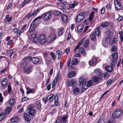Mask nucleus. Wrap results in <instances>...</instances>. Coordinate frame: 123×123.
Wrapping results in <instances>:
<instances>
[{"label":"nucleus","instance_id":"f257e3e1","mask_svg":"<svg viewBox=\"0 0 123 123\" xmlns=\"http://www.w3.org/2000/svg\"><path fill=\"white\" fill-rule=\"evenodd\" d=\"M122 110L120 108L116 109L113 112L112 116L114 118H116L120 117L123 114Z\"/></svg>","mask_w":123,"mask_h":123},{"label":"nucleus","instance_id":"f03ea898","mask_svg":"<svg viewBox=\"0 0 123 123\" xmlns=\"http://www.w3.org/2000/svg\"><path fill=\"white\" fill-rule=\"evenodd\" d=\"M87 13V12L85 11H83L82 12L80 13L76 17V21L77 22H79L83 20L85 18V15Z\"/></svg>","mask_w":123,"mask_h":123},{"label":"nucleus","instance_id":"7ed1b4c3","mask_svg":"<svg viewBox=\"0 0 123 123\" xmlns=\"http://www.w3.org/2000/svg\"><path fill=\"white\" fill-rule=\"evenodd\" d=\"M118 54L117 52L113 53L112 55V58L111 59V66H112L115 65L117 62V59L118 58Z\"/></svg>","mask_w":123,"mask_h":123},{"label":"nucleus","instance_id":"20e7f679","mask_svg":"<svg viewBox=\"0 0 123 123\" xmlns=\"http://www.w3.org/2000/svg\"><path fill=\"white\" fill-rule=\"evenodd\" d=\"M51 12L49 11L47 13H45L42 15V16L44 20L47 21L49 20L51 18Z\"/></svg>","mask_w":123,"mask_h":123},{"label":"nucleus","instance_id":"39448f33","mask_svg":"<svg viewBox=\"0 0 123 123\" xmlns=\"http://www.w3.org/2000/svg\"><path fill=\"white\" fill-rule=\"evenodd\" d=\"M39 42L41 44H43L45 43L46 40L45 36L43 34L40 35L38 37Z\"/></svg>","mask_w":123,"mask_h":123},{"label":"nucleus","instance_id":"423d86ee","mask_svg":"<svg viewBox=\"0 0 123 123\" xmlns=\"http://www.w3.org/2000/svg\"><path fill=\"white\" fill-rule=\"evenodd\" d=\"M67 82L68 85L69 87L71 86L74 87L76 86L77 84V83L74 80H71L70 81H67Z\"/></svg>","mask_w":123,"mask_h":123},{"label":"nucleus","instance_id":"0eeeda50","mask_svg":"<svg viewBox=\"0 0 123 123\" xmlns=\"http://www.w3.org/2000/svg\"><path fill=\"white\" fill-rule=\"evenodd\" d=\"M30 59L34 64H38L39 60L38 58L37 57H31Z\"/></svg>","mask_w":123,"mask_h":123},{"label":"nucleus","instance_id":"6e6552de","mask_svg":"<svg viewBox=\"0 0 123 123\" xmlns=\"http://www.w3.org/2000/svg\"><path fill=\"white\" fill-rule=\"evenodd\" d=\"M61 18L63 22L66 23L68 22V16L65 15L63 14L62 15Z\"/></svg>","mask_w":123,"mask_h":123},{"label":"nucleus","instance_id":"1a4fd4ad","mask_svg":"<svg viewBox=\"0 0 123 123\" xmlns=\"http://www.w3.org/2000/svg\"><path fill=\"white\" fill-rule=\"evenodd\" d=\"M32 68V66H27L25 67L24 68V70L25 72L28 73H30L31 71V70Z\"/></svg>","mask_w":123,"mask_h":123},{"label":"nucleus","instance_id":"9d476101","mask_svg":"<svg viewBox=\"0 0 123 123\" xmlns=\"http://www.w3.org/2000/svg\"><path fill=\"white\" fill-rule=\"evenodd\" d=\"M105 34L108 36V37H111L113 35V32H111L109 28H107L106 30Z\"/></svg>","mask_w":123,"mask_h":123},{"label":"nucleus","instance_id":"9b49d317","mask_svg":"<svg viewBox=\"0 0 123 123\" xmlns=\"http://www.w3.org/2000/svg\"><path fill=\"white\" fill-rule=\"evenodd\" d=\"M103 78V76H99L98 77H95L93 79V80L94 82H96L102 79Z\"/></svg>","mask_w":123,"mask_h":123},{"label":"nucleus","instance_id":"f8f14e48","mask_svg":"<svg viewBox=\"0 0 123 123\" xmlns=\"http://www.w3.org/2000/svg\"><path fill=\"white\" fill-rule=\"evenodd\" d=\"M24 117L25 118V120L26 121L28 122L30 120L31 118L28 114L25 113L24 114Z\"/></svg>","mask_w":123,"mask_h":123},{"label":"nucleus","instance_id":"ddd939ff","mask_svg":"<svg viewBox=\"0 0 123 123\" xmlns=\"http://www.w3.org/2000/svg\"><path fill=\"white\" fill-rule=\"evenodd\" d=\"M109 23L107 21L102 22L100 23L101 27L103 28L106 27L109 25Z\"/></svg>","mask_w":123,"mask_h":123},{"label":"nucleus","instance_id":"4468645a","mask_svg":"<svg viewBox=\"0 0 123 123\" xmlns=\"http://www.w3.org/2000/svg\"><path fill=\"white\" fill-rule=\"evenodd\" d=\"M111 66H107L105 67V69L106 71L109 73H111L113 71V68L112 67L113 66H112L111 65Z\"/></svg>","mask_w":123,"mask_h":123},{"label":"nucleus","instance_id":"2eb2a0df","mask_svg":"<svg viewBox=\"0 0 123 123\" xmlns=\"http://www.w3.org/2000/svg\"><path fill=\"white\" fill-rule=\"evenodd\" d=\"M56 36L54 34H51L49 37V40L50 42L52 41L55 40Z\"/></svg>","mask_w":123,"mask_h":123},{"label":"nucleus","instance_id":"dca6fc26","mask_svg":"<svg viewBox=\"0 0 123 123\" xmlns=\"http://www.w3.org/2000/svg\"><path fill=\"white\" fill-rule=\"evenodd\" d=\"M36 27V25L34 24H31L29 30V31L31 32L34 30Z\"/></svg>","mask_w":123,"mask_h":123},{"label":"nucleus","instance_id":"f3484780","mask_svg":"<svg viewBox=\"0 0 123 123\" xmlns=\"http://www.w3.org/2000/svg\"><path fill=\"white\" fill-rule=\"evenodd\" d=\"M1 84L2 86L4 87L6 86V83L7 82V80L6 79H4L1 81Z\"/></svg>","mask_w":123,"mask_h":123},{"label":"nucleus","instance_id":"a211bd4d","mask_svg":"<svg viewBox=\"0 0 123 123\" xmlns=\"http://www.w3.org/2000/svg\"><path fill=\"white\" fill-rule=\"evenodd\" d=\"M78 3L77 2L74 1L72 4H70L69 5V7L70 8L74 9L75 6H76L78 5Z\"/></svg>","mask_w":123,"mask_h":123},{"label":"nucleus","instance_id":"6ab92c4d","mask_svg":"<svg viewBox=\"0 0 123 123\" xmlns=\"http://www.w3.org/2000/svg\"><path fill=\"white\" fill-rule=\"evenodd\" d=\"M76 73L74 71H71L68 75V77L70 78L74 77Z\"/></svg>","mask_w":123,"mask_h":123},{"label":"nucleus","instance_id":"aec40b11","mask_svg":"<svg viewBox=\"0 0 123 123\" xmlns=\"http://www.w3.org/2000/svg\"><path fill=\"white\" fill-rule=\"evenodd\" d=\"M55 95L54 96L53 94H51L47 96V98L49 99V101L51 102L55 98Z\"/></svg>","mask_w":123,"mask_h":123},{"label":"nucleus","instance_id":"412c9836","mask_svg":"<svg viewBox=\"0 0 123 123\" xmlns=\"http://www.w3.org/2000/svg\"><path fill=\"white\" fill-rule=\"evenodd\" d=\"M100 26L98 27L95 30V32L96 35L97 36H99L100 35Z\"/></svg>","mask_w":123,"mask_h":123},{"label":"nucleus","instance_id":"4be33fe9","mask_svg":"<svg viewBox=\"0 0 123 123\" xmlns=\"http://www.w3.org/2000/svg\"><path fill=\"white\" fill-rule=\"evenodd\" d=\"M97 58H94L92 61H90L89 62V65H92L94 63H96L97 62Z\"/></svg>","mask_w":123,"mask_h":123},{"label":"nucleus","instance_id":"5701e85b","mask_svg":"<svg viewBox=\"0 0 123 123\" xmlns=\"http://www.w3.org/2000/svg\"><path fill=\"white\" fill-rule=\"evenodd\" d=\"M84 27V26L83 25H79L77 27V30L78 32H81L82 31Z\"/></svg>","mask_w":123,"mask_h":123},{"label":"nucleus","instance_id":"b1692460","mask_svg":"<svg viewBox=\"0 0 123 123\" xmlns=\"http://www.w3.org/2000/svg\"><path fill=\"white\" fill-rule=\"evenodd\" d=\"M68 118V116H64L62 117V120L61 123H66V120Z\"/></svg>","mask_w":123,"mask_h":123},{"label":"nucleus","instance_id":"393cba45","mask_svg":"<svg viewBox=\"0 0 123 123\" xmlns=\"http://www.w3.org/2000/svg\"><path fill=\"white\" fill-rule=\"evenodd\" d=\"M94 72L98 75H99V76H102V75L101 71L99 69H96Z\"/></svg>","mask_w":123,"mask_h":123},{"label":"nucleus","instance_id":"a878e982","mask_svg":"<svg viewBox=\"0 0 123 123\" xmlns=\"http://www.w3.org/2000/svg\"><path fill=\"white\" fill-rule=\"evenodd\" d=\"M58 96L57 94H56L55 97V104L54 105L55 106H57L58 104Z\"/></svg>","mask_w":123,"mask_h":123},{"label":"nucleus","instance_id":"bb28decb","mask_svg":"<svg viewBox=\"0 0 123 123\" xmlns=\"http://www.w3.org/2000/svg\"><path fill=\"white\" fill-rule=\"evenodd\" d=\"M74 93L76 94H78L80 92L79 89L78 87L75 88L73 90Z\"/></svg>","mask_w":123,"mask_h":123},{"label":"nucleus","instance_id":"cd10ccee","mask_svg":"<svg viewBox=\"0 0 123 123\" xmlns=\"http://www.w3.org/2000/svg\"><path fill=\"white\" fill-rule=\"evenodd\" d=\"M12 122H18L19 121V118L18 117H15L12 119L11 120Z\"/></svg>","mask_w":123,"mask_h":123},{"label":"nucleus","instance_id":"c85d7f7f","mask_svg":"<svg viewBox=\"0 0 123 123\" xmlns=\"http://www.w3.org/2000/svg\"><path fill=\"white\" fill-rule=\"evenodd\" d=\"M36 111V110L35 109H33L32 110H31L29 111V113L31 115L33 116L35 114Z\"/></svg>","mask_w":123,"mask_h":123},{"label":"nucleus","instance_id":"c756f323","mask_svg":"<svg viewBox=\"0 0 123 123\" xmlns=\"http://www.w3.org/2000/svg\"><path fill=\"white\" fill-rule=\"evenodd\" d=\"M36 103L37 105V108L39 110H40L41 108V105L40 101L39 100L37 101L36 102Z\"/></svg>","mask_w":123,"mask_h":123},{"label":"nucleus","instance_id":"7c9ffc66","mask_svg":"<svg viewBox=\"0 0 123 123\" xmlns=\"http://www.w3.org/2000/svg\"><path fill=\"white\" fill-rule=\"evenodd\" d=\"M89 41L88 40H86L83 43V46L85 48L87 47L89 45Z\"/></svg>","mask_w":123,"mask_h":123},{"label":"nucleus","instance_id":"2f4dec72","mask_svg":"<svg viewBox=\"0 0 123 123\" xmlns=\"http://www.w3.org/2000/svg\"><path fill=\"white\" fill-rule=\"evenodd\" d=\"M86 81L84 80V78L83 77H81L80 78L79 80V82L80 84H82L84 82H86Z\"/></svg>","mask_w":123,"mask_h":123},{"label":"nucleus","instance_id":"473e14b6","mask_svg":"<svg viewBox=\"0 0 123 123\" xmlns=\"http://www.w3.org/2000/svg\"><path fill=\"white\" fill-rule=\"evenodd\" d=\"M15 102V100L13 98H11L9 102V104L11 106L13 105Z\"/></svg>","mask_w":123,"mask_h":123},{"label":"nucleus","instance_id":"72a5a7b5","mask_svg":"<svg viewBox=\"0 0 123 123\" xmlns=\"http://www.w3.org/2000/svg\"><path fill=\"white\" fill-rule=\"evenodd\" d=\"M90 38L91 40L95 41L96 39V36L94 33H92L90 36Z\"/></svg>","mask_w":123,"mask_h":123},{"label":"nucleus","instance_id":"f704fd0d","mask_svg":"<svg viewBox=\"0 0 123 123\" xmlns=\"http://www.w3.org/2000/svg\"><path fill=\"white\" fill-rule=\"evenodd\" d=\"M56 53L58 55V59H59L61 57L62 53L61 51H56Z\"/></svg>","mask_w":123,"mask_h":123},{"label":"nucleus","instance_id":"c9c22d12","mask_svg":"<svg viewBox=\"0 0 123 123\" xmlns=\"http://www.w3.org/2000/svg\"><path fill=\"white\" fill-rule=\"evenodd\" d=\"M11 107L8 106L7 107L6 111V114H8L10 111L11 109Z\"/></svg>","mask_w":123,"mask_h":123},{"label":"nucleus","instance_id":"e433bc0d","mask_svg":"<svg viewBox=\"0 0 123 123\" xmlns=\"http://www.w3.org/2000/svg\"><path fill=\"white\" fill-rule=\"evenodd\" d=\"M33 43L35 44H37L39 42V39H37V37L33 38Z\"/></svg>","mask_w":123,"mask_h":123},{"label":"nucleus","instance_id":"4c0bfd02","mask_svg":"<svg viewBox=\"0 0 123 123\" xmlns=\"http://www.w3.org/2000/svg\"><path fill=\"white\" fill-rule=\"evenodd\" d=\"M77 63V60L76 58H74L72 61L71 62V64L73 65L76 64Z\"/></svg>","mask_w":123,"mask_h":123},{"label":"nucleus","instance_id":"58836bf2","mask_svg":"<svg viewBox=\"0 0 123 123\" xmlns=\"http://www.w3.org/2000/svg\"><path fill=\"white\" fill-rule=\"evenodd\" d=\"M115 8L117 10H120L121 9V7L120 4H118L117 5L115 6Z\"/></svg>","mask_w":123,"mask_h":123},{"label":"nucleus","instance_id":"ea45409f","mask_svg":"<svg viewBox=\"0 0 123 123\" xmlns=\"http://www.w3.org/2000/svg\"><path fill=\"white\" fill-rule=\"evenodd\" d=\"M79 53L82 54H84L85 53L84 49L82 47H81L79 49Z\"/></svg>","mask_w":123,"mask_h":123},{"label":"nucleus","instance_id":"a19ab883","mask_svg":"<svg viewBox=\"0 0 123 123\" xmlns=\"http://www.w3.org/2000/svg\"><path fill=\"white\" fill-rule=\"evenodd\" d=\"M37 33L36 32H34L31 34V37H32L33 38L37 37Z\"/></svg>","mask_w":123,"mask_h":123},{"label":"nucleus","instance_id":"79ce46f5","mask_svg":"<svg viewBox=\"0 0 123 123\" xmlns=\"http://www.w3.org/2000/svg\"><path fill=\"white\" fill-rule=\"evenodd\" d=\"M64 32V29H60L58 33V35L59 36H61L63 34Z\"/></svg>","mask_w":123,"mask_h":123},{"label":"nucleus","instance_id":"37998d69","mask_svg":"<svg viewBox=\"0 0 123 123\" xmlns=\"http://www.w3.org/2000/svg\"><path fill=\"white\" fill-rule=\"evenodd\" d=\"M62 13L58 11H55L54 13V14L57 16H59Z\"/></svg>","mask_w":123,"mask_h":123},{"label":"nucleus","instance_id":"c03bdc74","mask_svg":"<svg viewBox=\"0 0 123 123\" xmlns=\"http://www.w3.org/2000/svg\"><path fill=\"white\" fill-rule=\"evenodd\" d=\"M5 114L3 112H2L0 114V121L3 120L4 118Z\"/></svg>","mask_w":123,"mask_h":123},{"label":"nucleus","instance_id":"a18cd8bd","mask_svg":"<svg viewBox=\"0 0 123 123\" xmlns=\"http://www.w3.org/2000/svg\"><path fill=\"white\" fill-rule=\"evenodd\" d=\"M26 89L27 90L26 92L27 94H29L30 93H32L33 91V89H30L29 88H26Z\"/></svg>","mask_w":123,"mask_h":123},{"label":"nucleus","instance_id":"49530a36","mask_svg":"<svg viewBox=\"0 0 123 123\" xmlns=\"http://www.w3.org/2000/svg\"><path fill=\"white\" fill-rule=\"evenodd\" d=\"M82 84L83 89L86 90L88 88L87 85H86V82H84Z\"/></svg>","mask_w":123,"mask_h":123},{"label":"nucleus","instance_id":"de8ad7c7","mask_svg":"<svg viewBox=\"0 0 123 123\" xmlns=\"http://www.w3.org/2000/svg\"><path fill=\"white\" fill-rule=\"evenodd\" d=\"M93 82L92 81L90 80L87 82V86H88V87L91 86H92L93 84Z\"/></svg>","mask_w":123,"mask_h":123},{"label":"nucleus","instance_id":"09e8293b","mask_svg":"<svg viewBox=\"0 0 123 123\" xmlns=\"http://www.w3.org/2000/svg\"><path fill=\"white\" fill-rule=\"evenodd\" d=\"M34 107L33 105H29L28 107V110L29 111L31 110H33V109Z\"/></svg>","mask_w":123,"mask_h":123},{"label":"nucleus","instance_id":"8fccbe9b","mask_svg":"<svg viewBox=\"0 0 123 123\" xmlns=\"http://www.w3.org/2000/svg\"><path fill=\"white\" fill-rule=\"evenodd\" d=\"M94 12H92L90 14L89 19L90 20H92L93 17V16Z\"/></svg>","mask_w":123,"mask_h":123},{"label":"nucleus","instance_id":"3c124183","mask_svg":"<svg viewBox=\"0 0 123 123\" xmlns=\"http://www.w3.org/2000/svg\"><path fill=\"white\" fill-rule=\"evenodd\" d=\"M62 117L61 116L59 117L55 123H58L60 121H61L62 120Z\"/></svg>","mask_w":123,"mask_h":123},{"label":"nucleus","instance_id":"603ef678","mask_svg":"<svg viewBox=\"0 0 123 123\" xmlns=\"http://www.w3.org/2000/svg\"><path fill=\"white\" fill-rule=\"evenodd\" d=\"M21 66L22 67H23L24 68L25 67L27 66V63L25 62H23L21 64Z\"/></svg>","mask_w":123,"mask_h":123},{"label":"nucleus","instance_id":"864d4df0","mask_svg":"<svg viewBox=\"0 0 123 123\" xmlns=\"http://www.w3.org/2000/svg\"><path fill=\"white\" fill-rule=\"evenodd\" d=\"M8 93L10 94L12 90V88L11 85L9 84L8 86Z\"/></svg>","mask_w":123,"mask_h":123},{"label":"nucleus","instance_id":"5fc2aeb1","mask_svg":"<svg viewBox=\"0 0 123 123\" xmlns=\"http://www.w3.org/2000/svg\"><path fill=\"white\" fill-rule=\"evenodd\" d=\"M56 82L55 81V80H53L52 82L51 83L52 88H53L56 85Z\"/></svg>","mask_w":123,"mask_h":123},{"label":"nucleus","instance_id":"6e6d98bb","mask_svg":"<svg viewBox=\"0 0 123 123\" xmlns=\"http://www.w3.org/2000/svg\"><path fill=\"white\" fill-rule=\"evenodd\" d=\"M117 49L116 46H114L112 47L111 50L112 51L115 52L116 51Z\"/></svg>","mask_w":123,"mask_h":123},{"label":"nucleus","instance_id":"4d7b16f0","mask_svg":"<svg viewBox=\"0 0 123 123\" xmlns=\"http://www.w3.org/2000/svg\"><path fill=\"white\" fill-rule=\"evenodd\" d=\"M113 82V80L110 79L107 81L106 83V84L107 85H109L110 84H111Z\"/></svg>","mask_w":123,"mask_h":123},{"label":"nucleus","instance_id":"13d9d810","mask_svg":"<svg viewBox=\"0 0 123 123\" xmlns=\"http://www.w3.org/2000/svg\"><path fill=\"white\" fill-rule=\"evenodd\" d=\"M50 55L53 60H54L55 58V54L53 52H51L50 53Z\"/></svg>","mask_w":123,"mask_h":123},{"label":"nucleus","instance_id":"bf43d9fd","mask_svg":"<svg viewBox=\"0 0 123 123\" xmlns=\"http://www.w3.org/2000/svg\"><path fill=\"white\" fill-rule=\"evenodd\" d=\"M107 37L105 39V42L106 43H107L109 42L110 41V37Z\"/></svg>","mask_w":123,"mask_h":123},{"label":"nucleus","instance_id":"052dcab7","mask_svg":"<svg viewBox=\"0 0 123 123\" xmlns=\"http://www.w3.org/2000/svg\"><path fill=\"white\" fill-rule=\"evenodd\" d=\"M13 51L12 49H11L7 51V53L8 54H10L11 53H13Z\"/></svg>","mask_w":123,"mask_h":123},{"label":"nucleus","instance_id":"680f3d73","mask_svg":"<svg viewBox=\"0 0 123 123\" xmlns=\"http://www.w3.org/2000/svg\"><path fill=\"white\" fill-rule=\"evenodd\" d=\"M3 99V97L2 96L1 93H0V102L1 103L2 102Z\"/></svg>","mask_w":123,"mask_h":123},{"label":"nucleus","instance_id":"e2e57ef3","mask_svg":"<svg viewBox=\"0 0 123 123\" xmlns=\"http://www.w3.org/2000/svg\"><path fill=\"white\" fill-rule=\"evenodd\" d=\"M84 39H81L80 40V41L79 42V43L77 45H79V46H80V45H81V44H82V42L84 41Z\"/></svg>","mask_w":123,"mask_h":123},{"label":"nucleus","instance_id":"0e129e2a","mask_svg":"<svg viewBox=\"0 0 123 123\" xmlns=\"http://www.w3.org/2000/svg\"><path fill=\"white\" fill-rule=\"evenodd\" d=\"M26 26V25H24L22 28V30H21L20 31V33H22L23 32L24 30V29L25 27Z\"/></svg>","mask_w":123,"mask_h":123},{"label":"nucleus","instance_id":"69168bd1","mask_svg":"<svg viewBox=\"0 0 123 123\" xmlns=\"http://www.w3.org/2000/svg\"><path fill=\"white\" fill-rule=\"evenodd\" d=\"M116 43V39L115 38H113L111 43L112 44H115Z\"/></svg>","mask_w":123,"mask_h":123},{"label":"nucleus","instance_id":"338daca9","mask_svg":"<svg viewBox=\"0 0 123 123\" xmlns=\"http://www.w3.org/2000/svg\"><path fill=\"white\" fill-rule=\"evenodd\" d=\"M115 5H117L118 4H120L119 2L117 0H115L114 2Z\"/></svg>","mask_w":123,"mask_h":123},{"label":"nucleus","instance_id":"774afa93","mask_svg":"<svg viewBox=\"0 0 123 123\" xmlns=\"http://www.w3.org/2000/svg\"><path fill=\"white\" fill-rule=\"evenodd\" d=\"M106 8L107 9H109L111 8V4H108L106 6Z\"/></svg>","mask_w":123,"mask_h":123}]
</instances>
